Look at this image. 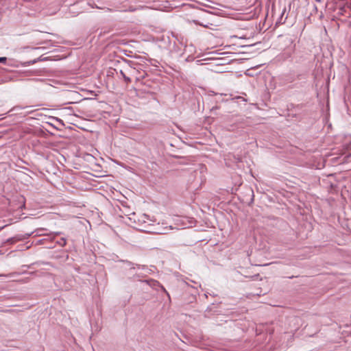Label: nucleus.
<instances>
[{"label":"nucleus","mask_w":351,"mask_h":351,"mask_svg":"<svg viewBox=\"0 0 351 351\" xmlns=\"http://www.w3.org/2000/svg\"><path fill=\"white\" fill-rule=\"evenodd\" d=\"M124 79H125V81H127V82H130V78H129V77H125V76H124Z\"/></svg>","instance_id":"20e7f679"},{"label":"nucleus","mask_w":351,"mask_h":351,"mask_svg":"<svg viewBox=\"0 0 351 351\" xmlns=\"http://www.w3.org/2000/svg\"><path fill=\"white\" fill-rule=\"evenodd\" d=\"M19 240H20V239H16V238L14 237V238H11V239H8V242H10L11 243H13Z\"/></svg>","instance_id":"f257e3e1"},{"label":"nucleus","mask_w":351,"mask_h":351,"mask_svg":"<svg viewBox=\"0 0 351 351\" xmlns=\"http://www.w3.org/2000/svg\"><path fill=\"white\" fill-rule=\"evenodd\" d=\"M62 241H63V243H62V245H65L66 241H65V240H64V239H62Z\"/></svg>","instance_id":"39448f33"},{"label":"nucleus","mask_w":351,"mask_h":351,"mask_svg":"<svg viewBox=\"0 0 351 351\" xmlns=\"http://www.w3.org/2000/svg\"><path fill=\"white\" fill-rule=\"evenodd\" d=\"M7 58L5 57H0V62L5 63L6 62Z\"/></svg>","instance_id":"7ed1b4c3"},{"label":"nucleus","mask_w":351,"mask_h":351,"mask_svg":"<svg viewBox=\"0 0 351 351\" xmlns=\"http://www.w3.org/2000/svg\"><path fill=\"white\" fill-rule=\"evenodd\" d=\"M168 229L167 227L165 228L163 230H158L157 233L158 234H165L166 233V230Z\"/></svg>","instance_id":"f03ea898"}]
</instances>
